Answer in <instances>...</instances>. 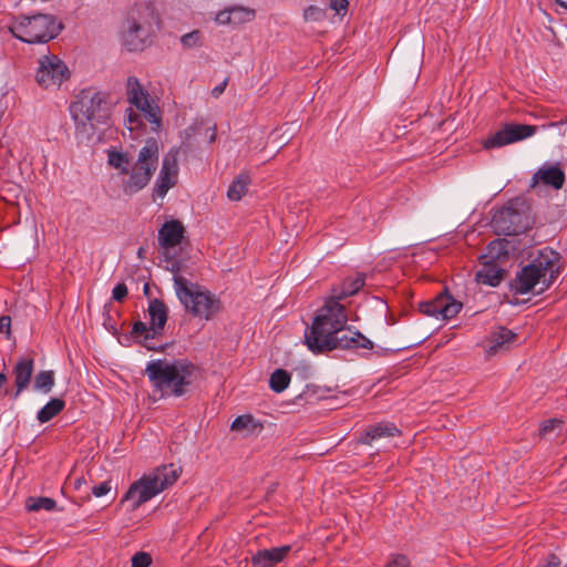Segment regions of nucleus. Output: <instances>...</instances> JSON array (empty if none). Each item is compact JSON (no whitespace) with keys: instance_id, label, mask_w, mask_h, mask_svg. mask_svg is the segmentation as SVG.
<instances>
[{"instance_id":"nucleus-1","label":"nucleus","mask_w":567,"mask_h":567,"mask_svg":"<svg viewBox=\"0 0 567 567\" xmlns=\"http://www.w3.org/2000/svg\"><path fill=\"white\" fill-rule=\"evenodd\" d=\"M347 320L344 307L334 299H328L306 332L308 348L315 353L333 349H371L372 342L368 338L346 328Z\"/></svg>"},{"instance_id":"nucleus-2","label":"nucleus","mask_w":567,"mask_h":567,"mask_svg":"<svg viewBox=\"0 0 567 567\" xmlns=\"http://www.w3.org/2000/svg\"><path fill=\"white\" fill-rule=\"evenodd\" d=\"M159 145L155 138L146 140L140 148L137 157L132 163L130 156L123 152H110L109 164L118 169L122 190L132 196L144 189L151 182L158 167Z\"/></svg>"},{"instance_id":"nucleus-3","label":"nucleus","mask_w":567,"mask_h":567,"mask_svg":"<svg viewBox=\"0 0 567 567\" xmlns=\"http://www.w3.org/2000/svg\"><path fill=\"white\" fill-rule=\"evenodd\" d=\"M558 261L559 255L556 251L548 248L540 250L529 265L517 272L512 282L513 290L518 295L544 292L559 272Z\"/></svg>"},{"instance_id":"nucleus-4","label":"nucleus","mask_w":567,"mask_h":567,"mask_svg":"<svg viewBox=\"0 0 567 567\" xmlns=\"http://www.w3.org/2000/svg\"><path fill=\"white\" fill-rule=\"evenodd\" d=\"M195 367L184 360H153L146 365L152 385L162 393V396H182L192 383Z\"/></svg>"},{"instance_id":"nucleus-5","label":"nucleus","mask_w":567,"mask_h":567,"mask_svg":"<svg viewBox=\"0 0 567 567\" xmlns=\"http://www.w3.org/2000/svg\"><path fill=\"white\" fill-rule=\"evenodd\" d=\"M181 473V467L174 464L158 466L135 481L125 493L123 501L131 502L132 511H136L141 505L172 486Z\"/></svg>"},{"instance_id":"nucleus-6","label":"nucleus","mask_w":567,"mask_h":567,"mask_svg":"<svg viewBox=\"0 0 567 567\" xmlns=\"http://www.w3.org/2000/svg\"><path fill=\"white\" fill-rule=\"evenodd\" d=\"M175 293L185 310L193 317L210 320L221 309L219 298L185 277L175 279Z\"/></svg>"},{"instance_id":"nucleus-7","label":"nucleus","mask_w":567,"mask_h":567,"mask_svg":"<svg viewBox=\"0 0 567 567\" xmlns=\"http://www.w3.org/2000/svg\"><path fill=\"white\" fill-rule=\"evenodd\" d=\"M63 25L53 14L20 16L9 25L12 35L25 43H45L56 38Z\"/></svg>"},{"instance_id":"nucleus-8","label":"nucleus","mask_w":567,"mask_h":567,"mask_svg":"<svg viewBox=\"0 0 567 567\" xmlns=\"http://www.w3.org/2000/svg\"><path fill=\"white\" fill-rule=\"evenodd\" d=\"M70 113L76 126L86 124L93 128L95 124L104 123L109 114V95L93 89L82 90L76 100L70 105Z\"/></svg>"},{"instance_id":"nucleus-9","label":"nucleus","mask_w":567,"mask_h":567,"mask_svg":"<svg viewBox=\"0 0 567 567\" xmlns=\"http://www.w3.org/2000/svg\"><path fill=\"white\" fill-rule=\"evenodd\" d=\"M127 101L143 112L144 117L157 127L162 122V112L148 92L142 86L138 79L128 76L126 80Z\"/></svg>"},{"instance_id":"nucleus-10","label":"nucleus","mask_w":567,"mask_h":567,"mask_svg":"<svg viewBox=\"0 0 567 567\" xmlns=\"http://www.w3.org/2000/svg\"><path fill=\"white\" fill-rule=\"evenodd\" d=\"M69 75L68 66L56 55H42L39 59L35 79L42 87H59Z\"/></svg>"},{"instance_id":"nucleus-11","label":"nucleus","mask_w":567,"mask_h":567,"mask_svg":"<svg viewBox=\"0 0 567 567\" xmlns=\"http://www.w3.org/2000/svg\"><path fill=\"white\" fill-rule=\"evenodd\" d=\"M493 226L505 235H519L530 227V218L526 212L509 205L494 216Z\"/></svg>"},{"instance_id":"nucleus-12","label":"nucleus","mask_w":567,"mask_h":567,"mask_svg":"<svg viewBox=\"0 0 567 567\" xmlns=\"http://www.w3.org/2000/svg\"><path fill=\"white\" fill-rule=\"evenodd\" d=\"M178 179V150H171L162 162V167L153 188V200L164 198L167 192L177 184Z\"/></svg>"},{"instance_id":"nucleus-13","label":"nucleus","mask_w":567,"mask_h":567,"mask_svg":"<svg viewBox=\"0 0 567 567\" xmlns=\"http://www.w3.org/2000/svg\"><path fill=\"white\" fill-rule=\"evenodd\" d=\"M537 126L527 124H507L484 142L485 148L502 147L533 136Z\"/></svg>"},{"instance_id":"nucleus-14","label":"nucleus","mask_w":567,"mask_h":567,"mask_svg":"<svg viewBox=\"0 0 567 567\" xmlns=\"http://www.w3.org/2000/svg\"><path fill=\"white\" fill-rule=\"evenodd\" d=\"M462 302L455 300L449 293H441L433 300L420 303V311L436 319L449 320L461 311Z\"/></svg>"},{"instance_id":"nucleus-15","label":"nucleus","mask_w":567,"mask_h":567,"mask_svg":"<svg viewBox=\"0 0 567 567\" xmlns=\"http://www.w3.org/2000/svg\"><path fill=\"white\" fill-rule=\"evenodd\" d=\"M153 34L150 23H142L135 20L128 22L126 30L122 32V43L128 51H142Z\"/></svg>"},{"instance_id":"nucleus-16","label":"nucleus","mask_w":567,"mask_h":567,"mask_svg":"<svg viewBox=\"0 0 567 567\" xmlns=\"http://www.w3.org/2000/svg\"><path fill=\"white\" fill-rule=\"evenodd\" d=\"M185 234V228L182 221L172 219L163 224L158 230V244L163 252H169L173 248L178 246Z\"/></svg>"},{"instance_id":"nucleus-17","label":"nucleus","mask_w":567,"mask_h":567,"mask_svg":"<svg viewBox=\"0 0 567 567\" xmlns=\"http://www.w3.org/2000/svg\"><path fill=\"white\" fill-rule=\"evenodd\" d=\"M147 313L152 330L150 336H162L168 319V308L163 300L154 298L148 302Z\"/></svg>"},{"instance_id":"nucleus-18","label":"nucleus","mask_w":567,"mask_h":567,"mask_svg":"<svg viewBox=\"0 0 567 567\" xmlns=\"http://www.w3.org/2000/svg\"><path fill=\"white\" fill-rule=\"evenodd\" d=\"M565 173L558 164L542 166L533 176V186L542 183L555 189H560L565 184Z\"/></svg>"},{"instance_id":"nucleus-19","label":"nucleus","mask_w":567,"mask_h":567,"mask_svg":"<svg viewBox=\"0 0 567 567\" xmlns=\"http://www.w3.org/2000/svg\"><path fill=\"white\" fill-rule=\"evenodd\" d=\"M400 434L401 431L394 423L380 422L374 425H370L361 435L360 442L371 445L374 442L392 439L399 436Z\"/></svg>"},{"instance_id":"nucleus-20","label":"nucleus","mask_w":567,"mask_h":567,"mask_svg":"<svg viewBox=\"0 0 567 567\" xmlns=\"http://www.w3.org/2000/svg\"><path fill=\"white\" fill-rule=\"evenodd\" d=\"M34 370V360L30 357L20 358L13 368L16 392L13 398L17 399L22 391L28 389Z\"/></svg>"},{"instance_id":"nucleus-21","label":"nucleus","mask_w":567,"mask_h":567,"mask_svg":"<svg viewBox=\"0 0 567 567\" xmlns=\"http://www.w3.org/2000/svg\"><path fill=\"white\" fill-rule=\"evenodd\" d=\"M516 339L517 334L512 330L499 327L491 333L486 352L488 355H494L502 349H507Z\"/></svg>"},{"instance_id":"nucleus-22","label":"nucleus","mask_w":567,"mask_h":567,"mask_svg":"<svg viewBox=\"0 0 567 567\" xmlns=\"http://www.w3.org/2000/svg\"><path fill=\"white\" fill-rule=\"evenodd\" d=\"M505 271L495 262L484 261L475 279L478 284L497 287L504 279Z\"/></svg>"},{"instance_id":"nucleus-23","label":"nucleus","mask_w":567,"mask_h":567,"mask_svg":"<svg viewBox=\"0 0 567 567\" xmlns=\"http://www.w3.org/2000/svg\"><path fill=\"white\" fill-rule=\"evenodd\" d=\"M284 560V546L257 551L251 563L256 567H274Z\"/></svg>"},{"instance_id":"nucleus-24","label":"nucleus","mask_w":567,"mask_h":567,"mask_svg":"<svg viewBox=\"0 0 567 567\" xmlns=\"http://www.w3.org/2000/svg\"><path fill=\"white\" fill-rule=\"evenodd\" d=\"M365 282L363 274H357L354 277H349L343 280L339 290H333V296L330 299L339 300L355 295Z\"/></svg>"},{"instance_id":"nucleus-25","label":"nucleus","mask_w":567,"mask_h":567,"mask_svg":"<svg viewBox=\"0 0 567 567\" xmlns=\"http://www.w3.org/2000/svg\"><path fill=\"white\" fill-rule=\"evenodd\" d=\"M230 429L237 432H245L246 434H255L262 430V423L250 414H244L233 421Z\"/></svg>"},{"instance_id":"nucleus-26","label":"nucleus","mask_w":567,"mask_h":567,"mask_svg":"<svg viewBox=\"0 0 567 567\" xmlns=\"http://www.w3.org/2000/svg\"><path fill=\"white\" fill-rule=\"evenodd\" d=\"M65 408V401L60 398H52L43 408L37 413V420L40 423H47L60 414Z\"/></svg>"},{"instance_id":"nucleus-27","label":"nucleus","mask_w":567,"mask_h":567,"mask_svg":"<svg viewBox=\"0 0 567 567\" xmlns=\"http://www.w3.org/2000/svg\"><path fill=\"white\" fill-rule=\"evenodd\" d=\"M55 384V374L52 370H43L35 374L33 390L43 394H49Z\"/></svg>"},{"instance_id":"nucleus-28","label":"nucleus","mask_w":567,"mask_h":567,"mask_svg":"<svg viewBox=\"0 0 567 567\" xmlns=\"http://www.w3.org/2000/svg\"><path fill=\"white\" fill-rule=\"evenodd\" d=\"M250 183V178L247 174H240L236 177L230 184L227 190V197L230 200H240L243 196L247 193L248 185Z\"/></svg>"},{"instance_id":"nucleus-29","label":"nucleus","mask_w":567,"mask_h":567,"mask_svg":"<svg viewBox=\"0 0 567 567\" xmlns=\"http://www.w3.org/2000/svg\"><path fill=\"white\" fill-rule=\"evenodd\" d=\"M56 502L51 497H29L25 502V507L29 512L53 511Z\"/></svg>"},{"instance_id":"nucleus-30","label":"nucleus","mask_w":567,"mask_h":567,"mask_svg":"<svg viewBox=\"0 0 567 567\" xmlns=\"http://www.w3.org/2000/svg\"><path fill=\"white\" fill-rule=\"evenodd\" d=\"M231 9V23L240 24L248 21H251L255 18V11L251 9L235 7Z\"/></svg>"},{"instance_id":"nucleus-31","label":"nucleus","mask_w":567,"mask_h":567,"mask_svg":"<svg viewBox=\"0 0 567 567\" xmlns=\"http://www.w3.org/2000/svg\"><path fill=\"white\" fill-rule=\"evenodd\" d=\"M563 426V421L559 419L546 420L542 423L539 434L543 437H548L555 432H559Z\"/></svg>"},{"instance_id":"nucleus-32","label":"nucleus","mask_w":567,"mask_h":567,"mask_svg":"<svg viewBox=\"0 0 567 567\" xmlns=\"http://www.w3.org/2000/svg\"><path fill=\"white\" fill-rule=\"evenodd\" d=\"M164 257V261L167 264L166 269L173 274V281L175 282V279L178 277H183L179 275V271L182 269L179 260L175 258L172 252H162Z\"/></svg>"},{"instance_id":"nucleus-33","label":"nucleus","mask_w":567,"mask_h":567,"mask_svg":"<svg viewBox=\"0 0 567 567\" xmlns=\"http://www.w3.org/2000/svg\"><path fill=\"white\" fill-rule=\"evenodd\" d=\"M306 21L318 22L326 19V10L316 6H310L303 11Z\"/></svg>"},{"instance_id":"nucleus-34","label":"nucleus","mask_w":567,"mask_h":567,"mask_svg":"<svg viewBox=\"0 0 567 567\" xmlns=\"http://www.w3.org/2000/svg\"><path fill=\"white\" fill-rule=\"evenodd\" d=\"M269 385L277 393L284 391V368H278L274 371L269 380Z\"/></svg>"},{"instance_id":"nucleus-35","label":"nucleus","mask_w":567,"mask_h":567,"mask_svg":"<svg viewBox=\"0 0 567 567\" xmlns=\"http://www.w3.org/2000/svg\"><path fill=\"white\" fill-rule=\"evenodd\" d=\"M202 34L198 30L184 34L181 42L185 48H195L200 44Z\"/></svg>"},{"instance_id":"nucleus-36","label":"nucleus","mask_w":567,"mask_h":567,"mask_svg":"<svg viewBox=\"0 0 567 567\" xmlns=\"http://www.w3.org/2000/svg\"><path fill=\"white\" fill-rule=\"evenodd\" d=\"M152 557L148 553L138 551L132 557V567H150Z\"/></svg>"},{"instance_id":"nucleus-37","label":"nucleus","mask_w":567,"mask_h":567,"mask_svg":"<svg viewBox=\"0 0 567 567\" xmlns=\"http://www.w3.org/2000/svg\"><path fill=\"white\" fill-rule=\"evenodd\" d=\"M151 332H152L151 326H147L143 321H136L133 323L131 334L133 338H142Z\"/></svg>"},{"instance_id":"nucleus-38","label":"nucleus","mask_w":567,"mask_h":567,"mask_svg":"<svg viewBox=\"0 0 567 567\" xmlns=\"http://www.w3.org/2000/svg\"><path fill=\"white\" fill-rule=\"evenodd\" d=\"M489 258H497L502 254H505V243L503 240H494L488 245Z\"/></svg>"},{"instance_id":"nucleus-39","label":"nucleus","mask_w":567,"mask_h":567,"mask_svg":"<svg viewBox=\"0 0 567 567\" xmlns=\"http://www.w3.org/2000/svg\"><path fill=\"white\" fill-rule=\"evenodd\" d=\"M159 336H150L146 334L144 337H142L140 340H138V343L142 344L143 347H145L147 350H151V351H163L164 350V347L163 346H156L153 343V340L158 338Z\"/></svg>"},{"instance_id":"nucleus-40","label":"nucleus","mask_w":567,"mask_h":567,"mask_svg":"<svg viewBox=\"0 0 567 567\" xmlns=\"http://www.w3.org/2000/svg\"><path fill=\"white\" fill-rule=\"evenodd\" d=\"M128 290L124 282L117 284L112 290V298L117 302H122L127 297Z\"/></svg>"},{"instance_id":"nucleus-41","label":"nucleus","mask_w":567,"mask_h":567,"mask_svg":"<svg viewBox=\"0 0 567 567\" xmlns=\"http://www.w3.org/2000/svg\"><path fill=\"white\" fill-rule=\"evenodd\" d=\"M385 567H410V560L404 555H392Z\"/></svg>"},{"instance_id":"nucleus-42","label":"nucleus","mask_w":567,"mask_h":567,"mask_svg":"<svg viewBox=\"0 0 567 567\" xmlns=\"http://www.w3.org/2000/svg\"><path fill=\"white\" fill-rule=\"evenodd\" d=\"M111 488H112L111 482L104 481V482L100 483L99 485L93 486L92 493L96 497H102V496L106 495L111 491Z\"/></svg>"},{"instance_id":"nucleus-43","label":"nucleus","mask_w":567,"mask_h":567,"mask_svg":"<svg viewBox=\"0 0 567 567\" xmlns=\"http://www.w3.org/2000/svg\"><path fill=\"white\" fill-rule=\"evenodd\" d=\"M103 318H104L103 324H104L105 329L111 331L113 334L117 333L116 324L113 321L106 306L104 307Z\"/></svg>"},{"instance_id":"nucleus-44","label":"nucleus","mask_w":567,"mask_h":567,"mask_svg":"<svg viewBox=\"0 0 567 567\" xmlns=\"http://www.w3.org/2000/svg\"><path fill=\"white\" fill-rule=\"evenodd\" d=\"M348 0H330V8L338 14L344 16L348 9Z\"/></svg>"},{"instance_id":"nucleus-45","label":"nucleus","mask_w":567,"mask_h":567,"mask_svg":"<svg viewBox=\"0 0 567 567\" xmlns=\"http://www.w3.org/2000/svg\"><path fill=\"white\" fill-rule=\"evenodd\" d=\"M127 124L130 131L135 130L141 124L140 115L132 109L127 111Z\"/></svg>"},{"instance_id":"nucleus-46","label":"nucleus","mask_w":567,"mask_h":567,"mask_svg":"<svg viewBox=\"0 0 567 567\" xmlns=\"http://www.w3.org/2000/svg\"><path fill=\"white\" fill-rule=\"evenodd\" d=\"M231 9L221 11L217 14L216 20L217 22L225 24V23H231Z\"/></svg>"},{"instance_id":"nucleus-47","label":"nucleus","mask_w":567,"mask_h":567,"mask_svg":"<svg viewBox=\"0 0 567 567\" xmlns=\"http://www.w3.org/2000/svg\"><path fill=\"white\" fill-rule=\"evenodd\" d=\"M10 326H11L10 317L3 316L0 318V332L6 333L9 337L10 336Z\"/></svg>"},{"instance_id":"nucleus-48","label":"nucleus","mask_w":567,"mask_h":567,"mask_svg":"<svg viewBox=\"0 0 567 567\" xmlns=\"http://www.w3.org/2000/svg\"><path fill=\"white\" fill-rule=\"evenodd\" d=\"M227 84H228V79H225L220 84L216 85L212 90V95L216 99L219 97L225 92Z\"/></svg>"},{"instance_id":"nucleus-49","label":"nucleus","mask_w":567,"mask_h":567,"mask_svg":"<svg viewBox=\"0 0 567 567\" xmlns=\"http://www.w3.org/2000/svg\"><path fill=\"white\" fill-rule=\"evenodd\" d=\"M216 140V126L213 127L212 134L209 135V142L213 143Z\"/></svg>"},{"instance_id":"nucleus-50","label":"nucleus","mask_w":567,"mask_h":567,"mask_svg":"<svg viewBox=\"0 0 567 567\" xmlns=\"http://www.w3.org/2000/svg\"><path fill=\"white\" fill-rule=\"evenodd\" d=\"M566 121H560V122H551L547 125V127H554V126H557V125H560V124H564Z\"/></svg>"},{"instance_id":"nucleus-51","label":"nucleus","mask_w":567,"mask_h":567,"mask_svg":"<svg viewBox=\"0 0 567 567\" xmlns=\"http://www.w3.org/2000/svg\"><path fill=\"white\" fill-rule=\"evenodd\" d=\"M559 6L567 9V0H555Z\"/></svg>"},{"instance_id":"nucleus-52","label":"nucleus","mask_w":567,"mask_h":567,"mask_svg":"<svg viewBox=\"0 0 567 567\" xmlns=\"http://www.w3.org/2000/svg\"><path fill=\"white\" fill-rule=\"evenodd\" d=\"M285 384H286V389L289 388V384H290V375L286 372V381H285Z\"/></svg>"},{"instance_id":"nucleus-53","label":"nucleus","mask_w":567,"mask_h":567,"mask_svg":"<svg viewBox=\"0 0 567 567\" xmlns=\"http://www.w3.org/2000/svg\"><path fill=\"white\" fill-rule=\"evenodd\" d=\"M144 252H145L144 248H143V247H141V248H138L137 256H138L140 258H143V257H144Z\"/></svg>"},{"instance_id":"nucleus-54","label":"nucleus","mask_w":567,"mask_h":567,"mask_svg":"<svg viewBox=\"0 0 567 567\" xmlns=\"http://www.w3.org/2000/svg\"><path fill=\"white\" fill-rule=\"evenodd\" d=\"M82 483H84V480L83 478H78L76 482H75V487L80 488Z\"/></svg>"},{"instance_id":"nucleus-55","label":"nucleus","mask_w":567,"mask_h":567,"mask_svg":"<svg viewBox=\"0 0 567 567\" xmlns=\"http://www.w3.org/2000/svg\"><path fill=\"white\" fill-rule=\"evenodd\" d=\"M143 290H144V295H146V296H147V295H148V292H150V285H148V284H145V285H144V289H143Z\"/></svg>"}]
</instances>
